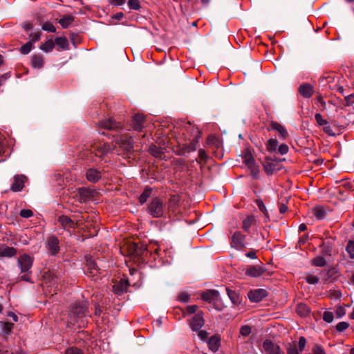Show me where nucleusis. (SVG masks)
I'll list each match as a JSON object with an SVG mask.
<instances>
[{"label": "nucleus", "mask_w": 354, "mask_h": 354, "mask_svg": "<svg viewBox=\"0 0 354 354\" xmlns=\"http://www.w3.org/2000/svg\"><path fill=\"white\" fill-rule=\"evenodd\" d=\"M46 248L50 255H57L59 252V241L58 239L55 236L48 237L46 241Z\"/></svg>", "instance_id": "39448f33"}, {"label": "nucleus", "mask_w": 354, "mask_h": 354, "mask_svg": "<svg viewBox=\"0 0 354 354\" xmlns=\"http://www.w3.org/2000/svg\"><path fill=\"white\" fill-rule=\"evenodd\" d=\"M313 265L318 267H323L326 266V261L325 258L322 256H317L313 260Z\"/></svg>", "instance_id": "e433bc0d"}, {"label": "nucleus", "mask_w": 354, "mask_h": 354, "mask_svg": "<svg viewBox=\"0 0 354 354\" xmlns=\"http://www.w3.org/2000/svg\"><path fill=\"white\" fill-rule=\"evenodd\" d=\"M44 60L41 55H34L31 57V66L34 68H41L44 66Z\"/></svg>", "instance_id": "c85d7f7f"}, {"label": "nucleus", "mask_w": 354, "mask_h": 354, "mask_svg": "<svg viewBox=\"0 0 354 354\" xmlns=\"http://www.w3.org/2000/svg\"><path fill=\"white\" fill-rule=\"evenodd\" d=\"M65 354H83V352L77 347H70L66 349Z\"/></svg>", "instance_id": "603ef678"}, {"label": "nucleus", "mask_w": 354, "mask_h": 354, "mask_svg": "<svg viewBox=\"0 0 354 354\" xmlns=\"http://www.w3.org/2000/svg\"><path fill=\"white\" fill-rule=\"evenodd\" d=\"M42 29L49 32H55L56 31V28L54 26V25L48 21L43 24Z\"/></svg>", "instance_id": "37998d69"}, {"label": "nucleus", "mask_w": 354, "mask_h": 354, "mask_svg": "<svg viewBox=\"0 0 354 354\" xmlns=\"http://www.w3.org/2000/svg\"><path fill=\"white\" fill-rule=\"evenodd\" d=\"M263 348L267 354H281L279 346L271 340L266 339L263 344Z\"/></svg>", "instance_id": "ddd939ff"}, {"label": "nucleus", "mask_w": 354, "mask_h": 354, "mask_svg": "<svg viewBox=\"0 0 354 354\" xmlns=\"http://www.w3.org/2000/svg\"><path fill=\"white\" fill-rule=\"evenodd\" d=\"M346 252L351 259H354V241H349L346 248Z\"/></svg>", "instance_id": "c03bdc74"}, {"label": "nucleus", "mask_w": 354, "mask_h": 354, "mask_svg": "<svg viewBox=\"0 0 354 354\" xmlns=\"http://www.w3.org/2000/svg\"><path fill=\"white\" fill-rule=\"evenodd\" d=\"M306 343V339L304 337H301L299 338V342H298V347H299L298 349H299V352H301L304 350Z\"/></svg>", "instance_id": "052dcab7"}, {"label": "nucleus", "mask_w": 354, "mask_h": 354, "mask_svg": "<svg viewBox=\"0 0 354 354\" xmlns=\"http://www.w3.org/2000/svg\"><path fill=\"white\" fill-rule=\"evenodd\" d=\"M54 47L55 42L50 39L42 44L39 48L45 53H49L53 50Z\"/></svg>", "instance_id": "2f4dec72"}, {"label": "nucleus", "mask_w": 354, "mask_h": 354, "mask_svg": "<svg viewBox=\"0 0 354 354\" xmlns=\"http://www.w3.org/2000/svg\"><path fill=\"white\" fill-rule=\"evenodd\" d=\"M58 221L60 223L62 226L65 228L70 230L71 228H75L76 226V223L71 220L68 216L62 215L58 218Z\"/></svg>", "instance_id": "412c9836"}, {"label": "nucleus", "mask_w": 354, "mask_h": 354, "mask_svg": "<svg viewBox=\"0 0 354 354\" xmlns=\"http://www.w3.org/2000/svg\"><path fill=\"white\" fill-rule=\"evenodd\" d=\"M101 172L100 171L91 168L87 170L86 171V178L88 181L92 183H96L101 178Z\"/></svg>", "instance_id": "aec40b11"}, {"label": "nucleus", "mask_w": 354, "mask_h": 354, "mask_svg": "<svg viewBox=\"0 0 354 354\" xmlns=\"http://www.w3.org/2000/svg\"><path fill=\"white\" fill-rule=\"evenodd\" d=\"M218 297L219 292L216 290H208L205 292H203L201 295L203 300L209 303L214 302L215 301L218 300Z\"/></svg>", "instance_id": "dca6fc26"}, {"label": "nucleus", "mask_w": 354, "mask_h": 354, "mask_svg": "<svg viewBox=\"0 0 354 354\" xmlns=\"http://www.w3.org/2000/svg\"><path fill=\"white\" fill-rule=\"evenodd\" d=\"M68 316L71 324L73 325L78 324L80 327H84L85 326L84 318L90 316L87 305L83 303L74 304L71 306Z\"/></svg>", "instance_id": "f257e3e1"}, {"label": "nucleus", "mask_w": 354, "mask_h": 354, "mask_svg": "<svg viewBox=\"0 0 354 354\" xmlns=\"http://www.w3.org/2000/svg\"><path fill=\"white\" fill-rule=\"evenodd\" d=\"M250 169L251 170V174H252V176H253V178H259V170L258 169V167L255 165L252 167L250 168Z\"/></svg>", "instance_id": "680f3d73"}, {"label": "nucleus", "mask_w": 354, "mask_h": 354, "mask_svg": "<svg viewBox=\"0 0 354 354\" xmlns=\"http://www.w3.org/2000/svg\"><path fill=\"white\" fill-rule=\"evenodd\" d=\"M33 257L27 254H24L18 258V266L21 270V272L24 273L21 277V280L27 282H31V268L33 264Z\"/></svg>", "instance_id": "f03ea898"}, {"label": "nucleus", "mask_w": 354, "mask_h": 354, "mask_svg": "<svg viewBox=\"0 0 354 354\" xmlns=\"http://www.w3.org/2000/svg\"><path fill=\"white\" fill-rule=\"evenodd\" d=\"M289 147L286 144H281L278 147L277 152L281 155H285L288 152Z\"/></svg>", "instance_id": "09e8293b"}, {"label": "nucleus", "mask_w": 354, "mask_h": 354, "mask_svg": "<svg viewBox=\"0 0 354 354\" xmlns=\"http://www.w3.org/2000/svg\"><path fill=\"white\" fill-rule=\"evenodd\" d=\"M129 283L127 280H121L113 286V291L115 295H121L127 292Z\"/></svg>", "instance_id": "6ab92c4d"}, {"label": "nucleus", "mask_w": 354, "mask_h": 354, "mask_svg": "<svg viewBox=\"0 0 354 354\" xmlns=\"http://www.w3.org/2000/svg\"><path fill=\"white\" fill-rule=\"evenodd\" d=\"M296 312L300 317H306L310 315V309L308 305L299 303L297 305Z\"/></svg>", "instance_id": "cd10ccee"}, {"label": "nucleus", "mask_w": 354, "mask_h": 354, "mask_svg": "<svg viewBox=\"0 0 354 354\" xmlns=\"http://www.w3.org/2000/svg\"><path fill=\"white\" fill-rule=\"evenodd\" d=\"M244 162L249 169L256 165L255 161L251 154H246L245 156Z\"/></svg>", "instance_id": "a19ab883"}, {"label": "nucleus", "mask_w": 354, "mask_h": 354, "mask_svg": "<svg viewBox=\"0 0 354 354\" xmlns=\"http://www.w3.org/2000/svg\"><path fill=\"white\" fill-rule=\"evenodd\" d=\"M320 274L324 283H330L336 277L337 272L335 268H330L327 270L322 271Z\"/></svg>", "instance_id": "4be33fe9"}, {"label": "nucleus", "mask_w": 354, "mask_h": 354, "mask_svg": "<svg viewBox=\"0 0 354 354\" xmlns=\"http://www.w3.org/2000/svg\"><path fill=\"white\" fill-rule=\"evenodd\" d=\"M32 41H28L20 48V52L21 54L27 55L30 53L32 49Z\"/></svg>", "instance_id": "79ce46f5"}, {"label": "nucleus", "mask_w": 354, "mask_h": 354, "mask_svg": "<svg viewBox=\"0 0 354 354\" xmlns=\"http://www.w3.org/2000/svg\"><path fill=\"white\" fill-rule=\"evenodd\" d=\"M334 318L333 313L330 311H325L323 314V319L327 322L330 323L333 322Z\"/></svg>", "instance_id": "49530a36"}, {"label": "nucleus", "mask_w": 354, "mask_h": 354, "mask_svg": "<svg viewBox=\"0 0 354 354\" xmlns=\"http://www.w3.org/2000/svg\"><path fill=\"white\" fill-rule=\"evenodd\" d=\"M306 279L309 284H317L319 282V278L315 275H309Z\"/></svg>", "instance_id": "864d4df0"}, {"label": "nucleus", "mask_w": 354, "mask_h": 354, "mask_svg": "<svg viewBox=\"0 0 354 354\" xmlns=\"http://www.w3.org/2000/svg\"><path fill=\"white\" fill-rule=\"evenodd\" d=\"M263 169L267 175H272L277 169V165L272 159L266 158L263 163Z\"/></svg>", "instance_id": "5701e85b"}, {"label": "nucleus", "mask_w": 354, "mask_h": 354, "mask_svg": "<svg viewBox=\"0 0 354 354\" xmlns=\"http://www.w3.org/2000/svg\"><path fill=\"white\" fill-rule=\"evenodd\" d=\"M313 354H326V353L324 351V350L318 346H315L313 348Z\"/></svg>", "instance_id": "69168bd1"}, {"label": "nucleus", "mask_w": 354, "mask_h": 354, "mask_svg": "<svg viewBox=\"0 0 354 354\" xmlns=\"http://www.w3.org/2000/svg\"><path fill=\"white\" fill-rule=\"evenodd\" d=\"M278 144L279 143H278V141L277 139L270 138V140H268V141L267 142V144H266L267 150L269 152L277 151L278 147H279Z\"/></svg>", "instance_id": "473e14b6"}, {"label": "nucleus", "mask_w": 354, "mask_h": 354, "mask_svg": "<svg viewBox=\"0 0 354 354\" xmlns=\"http://www.w3.org/2000/svg\"><path fill=\"white\" fill-rule=\"evenodd\" d=\"M26 177L24 175H16L14 177V181L11 186V190L13 192H20L24 187Z\"/></svg>", "instance_id": "f8f14e48"}, {"label": "nucleus", "mask_w": 354, "mask_h": 354, "mask_svg": "<svg viewBox=\"0 0 354 354\" xmlns=\"http://www.w3.org/2000/svg\"><path fill=\"white\" fill-rule=\"evenodd\" d=\"M349 326V324L346 322H341L336 325V330L338 332H343L347 329Z\"/></svg>", "instance_id": "de8ad7c7"}, {"label": "nucleus", "mask_w": 354, "mask_h": 354, "mask_svg": "<svg viewBox=\"0 0 354 354\" xmlns=\"http://www.w3.org/2000/svg\"><path fill=\"white\" fill-rule=\"evenodd\" d=\"M73 17L66 15L59 20V24L63 28H66L73 23Z\"/></svg>", "instance_id": "72a5a7b5"}, {"label": "nucleus", "mask_w": 354, "mask_h": 354, "mask_svg": "<svg viewBox=\"0 0 354 354\" xmlns=\"http://www.w3.org/2000/svg\"><path fill=\"white\" fill-rule=\"evenodd\" d=\"M149 152L156 158H161L162 154L164 153V149L158 147L156 145H151L149 148Z\"/></svg>", "instance_id": "7c9ffc66"}, {"label": "nucleus", "mask_w": 354, "mask_h": 354, "mask_svg": "<svg viewBox=\"0 0 354 354\" xmlns=\"http://www.w3.org/2000/svg\"><path fill=\"white\" fill-rule=\"evenodd\" d=\"M93 150L95 151V155L99 157H102L111 151V147L108 143H99L95 144L93 146Z\"/></svg>", "instance_id": "9b49d317"}, {"label": "nucleus", "mask_w": 354, "mask_h": 354, "mask_svg": "<svg viewBox=\"0 0 354 354\" xmlns=\"http://www.w3.org/2000/svg\"><path fill=\"white\" fill-rule=\"evenodd\" d=\"M205 324L203 318V313L202 311L198 312L192 318L189 326L192 330L198 331Z\"/></svg>", "instance_id": "0eeeda50"}, {"label": "nucleus", "mask_w": 354, "mask_h": 354, "mask_svg": "<svg viewBox=\"0 0 354 354\" xmlns=\"http://www.w3.org/2000/svg\"><path fill=\"white\" fill-rule=\"evenodd\" d=\"M221 337L218 335L212 336L207 341L208 348L213 353H216L221 347Z\"/></svg>", "instance_id": "2eb2a0df"}, {"label": "nucleus", "mask_w": 354, "mask_h": 354, "mask_svg": "<svg viewBox=\"0 0 354 354\" xmlns=\"http://www.w3.org/2000/svg\"><path fill=\"white\" fill-rule=\"evenodd\" d=\"M315 119L319 126L324 127L328 124V121L324 119L320 113H316L315 115Z\"/></svg>", "instance_id": "a18cd8bd"}, {"label": "nucleus", "mask_w": 354, "mask_h": 354, "mask_svg": "<svg viewBox=\"0 0 354 354\" xmlns=\"http://www.w3.org/2000/svg\"><path fill=\"white\" fill-rule=\"evenodd\" d=\"M124 17V13L122 12H117L113 16V19L120 21Z\"/></svg>", "instance_id": "338daca9"}, {"label": "nucleus", "mask_w": 354, "mask_h": 354, "mask_svg": "<svg viewBox=\"0 0 354 354\" xmlns=\"http://www.w3.org/2000/svg\"><path fill=\"white\" fill-rule=\"evenodd\" d=\"M86 267L88 272L92 275H95L99 273V268L97 263L92 257L86 258Z\"/></svg>", "instance_id": "b1692460"}, {"label": "nucleus", "mask_w": 354, "mask_h": 354, "mask_svg": "<svg viewBox=\"0 0 354 354\" xmlns=\"http://www.w3.org/2000/svg\"><path fill=\"white\" fill-rule=\"evenodd\" d=\"M116 143L124 151H131L133 148V140L131 137L122 136L116 140Z\"/></svg>", "instance_id": "9d476101"}, {"label": "nucleus", "mask_w": 354, "mask_h": 354, "mask_svg": "<svg viewBox=\"0 0 354 354\" xmlns=\"http://www.w3.org/2000/svg\"><path fill=\"white\" fill-rule=\"evenodd\" d=\"M151 192H152L151 188H150L149 187H145L143 192L139 196V198H138L139 202L141 204H144L145 203H146L147 201L148 200V198L151 195Z\"/></svg>", "instance_id": "c756f323"}, {"label": "nucleus", "mask_w": 354, "mask_h": 354, "mask_svg": "<svg viewBox=\"0 0 354 354\" xmlns=\"http://www.w3.org/2000/svg\"><path fill=\"white\" fill-rule=\"evenodd\" d=\"M189 298H190L189 295L186 293H182L179 295V300L184 303L188 302L189 300Z\"/></svg>", "instance_id": "0e129e2a"}, {"label": "nucleus", "mask_w": 354, "mask_h": 354, "mask_svg": "<svg viewBox=\"0 0 354 354\" xmlns=\"http://www.w3.org/2000/svg\"><path fill=\"white\" fill-rule=\"evenodd\" d=\"M108 2L114 6H121L124 5L126 2V0H107Z\"/></svg>", "instance_id": "13d9d810"}, {"label": "nucleus", "mask_w": 354, "mask_h": 354, "mask_svg": "<svg viewBox=\"0 0 354 354\" xmlns=\"http://www.w3.org/2000/svg\"><path fill=\"white\" fill-rule=\"evenodd\" d=\"M250 333L251 328L248 325L243 326L240 328V334L244 337L249 335Z\"/></svg>", "instance_id": "8fccbe9b"}, {"label": "nucleus", "mask_w": 354, "mask_h": 354, "mask_svg": "<svg viewBox=\"0 0 354 354\" xmlns=\"http://www.w3.org/2000/svg\"><path fill=\"white\" fill-rule=\"evenodd\" d=\"M198 310V306L196 305H191L187 306V313L188 314H193L195 313Z\"/></svg>", "instance_id": "e2e57ef3"}, {"label": "nucleus", "mask_w": 354, "mask_h": 354, "mask_svg": "<svg viewBox=\"0 0 354 354\" xmlns=\"http://www.w3.org/2000/svg\"><path fill=\"white\" fill-rule=\"evenodd\" d=\"M249 299L252 302H259L268 296V292L265 289L259 288L250 290L248 294Z\"/></svg>", "instance_id": "1a4fd4ad"}, {"label": "nucleus", "mask_w": 354, "mask_h": 354, "mask_svg": "<svg viewBox=\"0 0 354 354\" xmlns=\"http://www.w3.org/2000/svg\"><path fill=\"white\" fill-rule=\"evenodd\" d=\"M41 32H31L30 34V41H32V44L37 41H39L41 38Z\"/></svg>", "instance_id": "3c124183"}, {"label": "nucleus", "mask_w": 354, "mask_h": 354, "mask_svg": "<svg viewBox=\"0 0 354 354\" xmlns=\"http://www.w3.org/2000/svg\"><path fill=\"white\" fill-rule=\"evenodd\" d=\"M147 211L153 218L163 216L165 212V207L162 200L159 197L153 198L149 203Z\"/></svg>", "instance_id": "7ed1b4c3"}, {"label": "nucleus", "mask_w": 354, "mask_h": 354, "mask_svg": "<svg viewBox=\"0 0 354 354\" xmlns=\"http://www.w3.org/2000/svg\"><path fill=\"white\" fill-rule=\"evenodd\" d=\"M245 246V236L241 232H235L232 236V247L238 250H242Z\"/></svg>", "instance_id": "6e6552de"}, {"label": "nucleus", "mask_w": 354, "mask_h": 354, "mask_svg": "<svg viewBox=\"0 0 354 354\" xmlns=\"http://www.w3.org/2000/svg\"><path fill=\"white\" fill-rule=\"evenodd\" d=\"M197 332H198V336L201 340L204 341L207 338L209 333L206 330L200 329Z\"/></svg>", "instance_id": "bf43d9fd"}, {"label": "nucleus", "mask_w": 354, "mask_h": 354, "mask_svg": "<svg viewBox=\"0 0 354 354\" xmlns=\"http://www.w3.org/2000/svg\"><path fill=\"white\" fill-rule=\"evenodd\" d=\"M287 353L288 354H299V349L295 344L290 346L289 348H288Z\"/></svg>", "instance_id": "4d7b16f0"}, {"label": "nucleus", "mask_w": 354, "mask_h": 354, "mask_svg": "<svg viewBox=\"0 0 354 354\" xmlns=\"http://www.w3.org/2000/svg\"><path fill=\"white\" fill-rule=\"evenodd\" d=\"M100 127V133L102 135H105L104 131H100V128L107 129L109 131H117L118 129L121 128V125L119 122H115L112 118L105 119L102 120L99 123Z\"/></svg>", "instance_id": "423d86ee"}, {"label": "nucleus", "mask_w": 354, "mask_h": 354, "mask_svg": "<svg viewBox=\"0 0 354 354\" xmlns=\"http://www.w3.org/2000/svg\"><path fill=\"white\" fill-rule=\"evenodd\" d=\"M96 194L97 192L94 189L80 187L77 189L76 196L77 197V200L83 203L91 201Z\"/></svg>", "instance_id": "20e7f679"}, {"label": "nucleus", "mask_w": 354, "mask_h": 354, "mask_svg": "<svg viewBox=\"0 0 354 354\" xmlns=\"http://www.w3.org/2000/svg\"><path fill=\"white\" fill-rule=\"evenodd\" d=\"M17 254V250L12 247H8L5 245L0 246V257H12Z\"/></svg>", "instance_id": "a878e982"}, {"label": "nucleus", "mask_w": 354, "mask_h": 354, "mask_svg": "<svg viewBox=\"0 0 354 354\" xmlns=\"http://www.w3.org/2000/svg\"><path fill=\"white\" fill-rule=\"evenodd\" d=\"M257 223V220L253 215L248 216L245 218L242 222V228L243 230L247 232H250V228L254 226Z\"/></svg>", "instance_id": "a211bd4d"}, {"label": "nucleus", "mask_w": 354, "mask_h": 354, "mask_svg": "<svg viewBox=\"0 0 354 354\" xmlns=\"http://www.w3.org/2000/svg\"><path fill=\"white\" fill-rule=\"evenodd\" d=\"M256 203H257V205L258 206L259 209H260V211L264 214L266 220H270L268 212L266 205H264L263 201L259 199V200H257Z\"/></svg>", "instance_id": "4c0bfd02"}, {"label": "nucleus", "mask_w": 354, "mask_h": 354, "mask_svg": "<svg viewBox=\"0 0 354 354\" xmlns=\"http://www.w3.org/2000/svg\"><path fill=\"white\" fill-rule=\"evenodd\" d=\"M225 290L232 302L234 304L236 303L239 300V297L236 292L234 290H230L228 288H226Z\"/></svg>", "instance_id": "58836bf2"}, {"label": "nucleus", "mask_w": 354, "mask_h": 354, "mask_svg": "<svg viewBox=\"0 0 354 354\" xmlns=\"http://www.w3.org/2000/svg\"><path fill=\"white\" fill-rule=\"evenodd\" d=\"M33 215V212L30 209H24L21 210L20 216L23 218H30Z\"/></svg>", "instance_id": "5fc2aeb1"}, {"label": "nucleus", "mask_w": 354, "mask_h": 354, "mask_svg": "<svg viewBox=\"0 0 354 354\" xmlns=\"http://www.w3.org/2000/svg\"><path fill=\"white\" fill-rule=\"evenodd\" d=\"M270 126L272 130H274L279 133L280 137L282 139H286L288 136V131H286L285 127L280 124L279 123L277 122H272Z\"/></svg>", "instance_id": "bb28decb"}, {"label": "nucleus", "mask_w": 354, "mask_h": 354, "mask_svg": "<svg viewBox=\"0 0 354 354\" xmlns=\"http://www.w3.org/2000/svg\"><path fill=\"white\" fill-rule=\"evenodd\" d=\"M127 4L131 10H138L141 8L139 0H128Z\"/></svg>", "instance_id": "ea45409f"}, {"label": "nucleus", "mask_w": 354, "mask_h": 354, "mask_svg": "<svg viewBox=\"0 0 354 354\" xmlns=\"http://www.w3.org/2000/svg\"><path fill=\"white\" fill-rule=\"evenodd\" d=\"M324 131L330 136H335V133L333 131L331 127L328 124L323 127Z\"/></svg>", "instance_id": "6e6d98bb"}, {"label": "nucleus", "mask_w": 354, "mask_h": 354, "mask_svg": "<svg viewBox=\"0 0 354 354\" xmlns=\"http://www.w3.org/2000/svg\"><path fill=\"white\" fill-rule=\"evenodd\" d=\"M314 216L319 220L323 219L326 216V211L323 207H316L313 211Z\"/></svg>", "instance_id": "c9c22d12"}, {"label": "nucleus", "mask_w": 354, "mask_h": 354, "mask_svg": "<svg viewBox=\"0 0 354 354\" xmlns=\"http://www.w3.org/2000/svg\"><path fill=\"white\" fill-rule=\"evenodd\" d=\"M245 256L248 258H250V259H255L257 258V255H256V252L255 251H250L248 252H247L245 254Z\"/></svg>", "instance_id": "774afa93"}, {"label": "nucleus", "mask_w": 354, "mask_h": 354, "mask_svg": "<svg viewBox=\"0 0 354 354\" xmlns=\"http://www.w3.org/2000/svg\"><path fill=\"white\" fill-rule=\"evenodd\" d=\"M55 44L62 49H67L68 46V40L65 37H57L55 40Z\"/></svg>", "instance_id": "f704fd0d"}, {"label": "nucleus", "mask_w": 354, "mask_h": 354, "mask_svg": "<svg viewBox=\"0 0 354 354\" xmlns=\"http://www.w3.org/2000/svg\"><path fill=\"white\" fill-rule=\"evenodd\" d=\"M265 270H266L260 266H251L246 269L245 274L252 277H258L261 276Z\"/></svg>", "instance_id": "f3484780"}, {"label": "nucleus", "mask_w": 354, "mask_h": 354, "mask_svg": "<svg viewBox=\"0 0 354 354\" xmlns=\"http://www.w3.org/2000/svg\"><path fill=\"white\" fill-rule=\"evenodd\" d=\"M299 93L304 97L309 98L313 93V87L310 84H301L299 88Z\"/></svg>", "instance_id": "393cba45"}, {"label": "nucleus", "mask_w": 354, "mask_h": 354, "mask_svg": "<svg viewBox=\"0 0 354 354\" xmlns=\"http://www.w3.org/2000/svg\"><path fill=\"white\" fill-rule=\"evenodd\" d=\"M145 118L142 114H136L132 121V127L134 130L141 131L145 127Z\"/></svg>", "instance_id": "4468645a"}]
</instances>
